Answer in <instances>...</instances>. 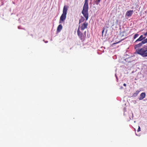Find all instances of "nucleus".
Listing matches in <instances>:
<instances>
[{"label":"nucleus","instance_id":"7","mask_svg":"<svg viewBox=\"0 0 147 147\" xmlns=\"http://www.w3.org/2000/svg\"><path fill=\"white\" fill-rule=\"evenodd\" d=\"M68 8L69 7L68 6L65 5L63 8L62 13L67 15V12Z\"/></svg>","mask_w":147,"mask_h":147},{"label":"nucleus","instance_id":"10","mask_svg":"<svg viewBox=\"0 0 147 147\" xmlns=\"http://www.w3.org/2000/svg\"><path fill=\"white\" fill-rule=\"evenodd\" d=\"M146 96V94L144 92H142L140 94V96L139 98V100H142L144 99Z\"/></svg>","mask_w":147,"mask_h":147},{"label":"nucleus","instance_id":"20","mask_svg":"<svg viewBox=\"0 0 147 147\" xmlns=\"http://www.w3.org/2000/svg\"><path fill=\"white\" fill-rule=\"evenodd\" d=\"M102 29H103V30L102 31V34L103 35V33L104 32V30H105V28H103Z\"/></svg>","mask_w":147,"mask_h":147},{"label":"nucleus","instance_id":"22","mask_svg":"<svg viewBox=\"0 0 147 147\" xmlns=\"http://www.w3.org/2000/svg\"><path fill=\"white\" fill-rule=\"evenodd\" d=\"M123 85L124 86H126V84H125V83L123 84Z\"/></svg>","mask_w":147,"mask_h":147},{"label":"nucleus","instance_id":"21","mask_svg":"<svg viewBox=\"0 0 147 147\" xmlns=\"http://www.w3.org/2000/svg\"><path fill=\"white\" fill-rule=\"evenodd\" d=\"M144 35L145 36H147V32L146 33H145V34H144Z\"/></svg>","mask_w":147,"mask_h":147},{"label":"nucleus","instance_id":"5","mask_svg":"<svg viewBox=\"0 0 147 147\" xmlns=\"http://www.w3.org/2000/svg\"><path fill=\"white\" fill-rule=\"evenodd\" d=\"M66 18V15L62 13L60 17L59 23L63 22L65 20Z\"/></svg>","mask_w":147,"mask_h":147},{"label":"nucleus","instance_id":"17","mask_svg":"<svg viewBox=\"0 0 147 147\" xmlns=\"http://www.w3.org/2000/svg\"><path fill=\"white\" fill-rule=\"evenodd\" d=\"M124 39V38L121 40H120V41H118V42H115V43H113V44H112L113 45H114V44H117L119 43V42H121L122 40H123Z\"/></svg>","mask_w":147,"mask_h":147},{"label":"nucleus","instance_id":"1","mask_svg":"<svg viewBox=\"0 0 147 147\" xmlns=\"http://www.w3.org/2000/svg\"><path fill=\"white\" fill-rule=\"evenodd\" d=\"M88 0H85V3L83 7V9L82 12L85 18L86 21L88 20Z\"/></svg>","mask_w":147,"mask_h":147},{"label":"nucleus","instance_id":"15","mask_svg":"<svg viewBox=\"0 0 147 147\" xmlns=\"http://www.w3.org/2000/svg\"><path fill=\"white\" fill-rule=\"evenodd\" d=\"M139 34L137 33L135 34L134 35L133 38V39H135L136 38H137L139 36Z\"/></svg>","mask_w":147,"mask_h":147},{"label":"nucleus","instance_id":"11","mask_svg":"<svg viewBox=\"0 0 147 147\" xmlns=\"http://www.w3.org/2000/svg\"><path fill=\"white\" fill-rule=\"evenodd\" d=\"M62 26L61 24L59 25L57 28V32H59L62 29Z\"/></svg>","mask_w":147,"mask_h":147},{"label":"nucleus","instance_id":"16","mask_svg":"<svg viewBox=\"0 0 147 147\" xmlns=\"http://www.w3.org/2000/svg\"><path fill=\"white\" fill-rule=\"evenodd\" d=\"M142 43H143L144 44L147 43V38L144 39V40L142 41Z\"/></svg>","mask_w":147,"mask_h":147},{"label":"nucleus","instance_id":"9","mask_svg":"<svg viewBox=\"0 0 147 147\" xmlns=\"http://www.w3.org/2000/svg\"><path fill=\"white\" fill-rule=\"evenodd\" d=\"M146 38V37H144L143 35L140 36L139 38H138L135 42H136L138 41H142L143 39H144Z\"/></svg>","mask_w":147,"mask_h":147},{"label":"nucleus","instance_id":"2","mask_svg":"<svg viewBox=\"0 0 147 147\" xmlns=\"http://www.w3.org/2000/svg\"><path fill=\"white\" fill-rule=\"evenodd\" d=\"M136 52L143 57H147V45H145L141 48L137 49Z\"/></svg>","mask_w":147,"mask_h":147},{"label":"nucleus","instance_id":"18","mask_svg":"<svg viewBox=\"0 0 147 147\" xmlns=\"http://www.w3.org/2000/svg\"><path fill=\"white\" fill-rule=\"evenodd\" d=\"M125 32V31H123V32H121L120 34V35L121 36H123V33H124Z\"/></svg>","mask_w":147,"mask_h":147},{"label":"nucleus","instance_id":"4","mask_svg":"<svg viewBox=\"0 0 147 147\" xmlns=\"http://www.w3.org/2000/svg\"><path fill=\"white\" fill-rule=\"evenodd\" d=\"M88 24V22H86L82 24L81 26L80 27L81 30H83L87 28Z\"/></svg>","mask_w":147,"mask_h":147},{"label":"nucleus","instance_id":"12","mask_svg":"<svg viewBox=\"0 0 147 147\" xmlns=\"http://www.w3.org/2000/svg\"><path fill=\"white\" fill-rule=\"evenodd\" d=\"M140 92V91L139 90H137L133 94L132 96L133 97H136V96Z\"/></svg>","mask_w":147,"mask_h":147},{"label":"nucleus","instance_id":"3","mask_svg":"<svg viewBox=\"0 0 147 147\" xmlns=\"http://www.w3.org/2000/svg\"><path fill=\"white\" fill-rule=\"evenodd\" d=\"M77 34L80 39L82 40H84L86 36V31H85L84 33L81 32L79 29V27L78 28L77 31Z\"/></svg>","mask_w":147,"mask_h":147},{"label":"nucleus","instance_id":"6","mask_svg":"<svg viewBox=\"0 0 147 147\" xmlns=\"http://www.w3.org/2000/svg\"><path fill=\"white\" fill-rule=\"evenodd\" d=\"M133 12V10H129L127 11L125 14V16L130 17L132 16Z\"/></svg>","mask_w":147,"mask_h":147},{"label":"nucleus","instance_id":"14","mask_svg":"<svg viewBox=\"0 0 147 147\" xmlns=\"http://www.w3.org/2000/svg\"><path fill=\"white\" fill-rule=\"evenodd\" d=\"M84 20L85 19L83 17H82V18L81 19H80L79 20V23H82L84 22Z\"/></svg>","mask_w":147,"mask_h":147},{"label":"nucleus","instance_id":"8","mask_svg":"<svg viewBox=\"0 0 147 147\" xmlns=\"http://www.w3.org/2000/svg\"><path fill=\"white\" fill-rule=\"evenodd\" d=\"M144 44L143 43H142V41L141 42L139 43L136 45L134 46V48L135 49H139V48L140 47H141L142 45Z\"/></svg>","mask_w":147,"mask_h":147},{"label":"nucleus","instance_id":"19","mask_svg":"<svg viewBox=\"0 0 147 147\" xmlns=\"http://www.w3.org/2000/svg\"><path fill=\"white\" fill-rule=\"evenodd\" d=\"M141 130H140V127L139 126H138V129L137 130V131L138 132L140 131Z\"/></svg>","mask_w":147,"mask_h":147},{"label":"nucleus","instance_id":"13","mask_svg":"<svg viewBox=\"0 0 147 147\" xmlns=\"http://www.w3.org/2000/svg\"><path fill=\"white\" fill-rule=\"evenodd\" d=\"M101 0H94L95 3L96 5H98Z\"/></svg>","mask_w":147,"mask_h":147}]
</instances>
